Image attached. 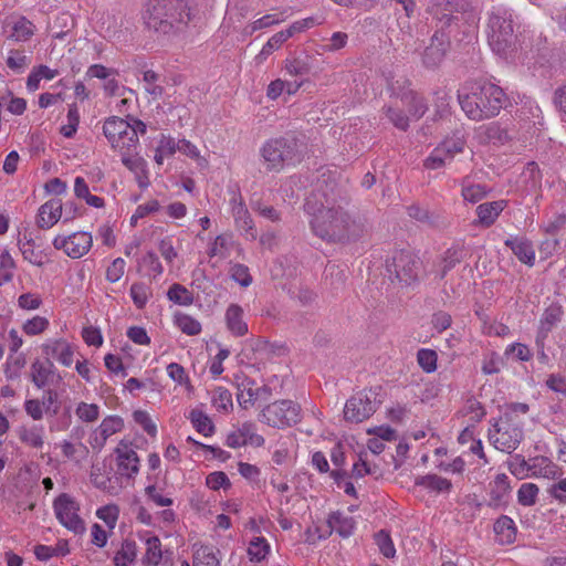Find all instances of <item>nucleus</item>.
<instances>
[{
	"mask_svg": "<svg viewBox=\"0 0 566 566\" xmlns=\"http://www.w3.org/2000/svg\"><path fill=\"white\" fill-rule=\"evenodd\" d=\"M42 350L63 366L70 367L73 363L74 349L65 339H50L42 345Z\"/></svg>",
	"mask_w": 566,
	"mask_h": 566,
	"instance_id": "22",
	"label": "nucleus"
},
{
	"mask_svg": "<svg viewBox=\"0 0 566 566\" xmlns=\"http://www.w3.org/2000/svg\"><path fill=\"white\" fill-rule=\"evenodd\" d=\"M511 492L510 479L505 473L497 474L492 482L489 483L488 506L497 509L507 503Z\"/></svg>",
	"mask_w": 566,
	"mask_h": 566,
	"instance_id": "21",
	"label": "nucleus"
},
{
	"mask_svg": "<svg viewBox=\"0 0 566 566\" xmlns=\"http://www.w3.org/2000/svg\"><path fill=\"white\" fill-rule=\"evenodd\" d=\"M129 294L134 305L138 310H143L153 296V290L144 282H135L130 286Z\"/></svg>",
	"mask_w": 566,
	"mask_h": 566,
	"instance_id": "44",
	"label": "nucleus"
},
{
	"mask_svg": "<svg viewBox=\"0 0 566 566\" xmlns=\"http://www.w3.org/2000/svg\"><path fill=\"white\" fill-rule=\"evenodd\" d=\"M417 361L424 373L431 374L437 370L438 355L433 349L421 348L417 353Z\"/></svg>",
	"mask_w": 566,
	"mask_h": 566,
	"instance_id": "57",
	"label": "nucleus"
},
{
	"mask_svg": "<svg viewBox=\"0 0 566 566\" xmlns=\"http://www.w3.org/2000/svg\"><path fill=\"white\" fill-rule=\"evenodd\" d=\"M130 129V124L117 116L107 118L103 125V133L112 147L118 146L122 136Z\"/></svg>",
	"mask_w": 566,
	"mask_h": 566,
	"instance_id": "32",
	"label": "nucleus"
},
{
	"mask_svg": "<svg viewBox=\"0 0 566 566\" xmlns=\"http://www.w3.org/2000/svg\"><path fill=\"white\" fill-rule=\"evenodd\" d=\"M174 323L184 334L189 336H196L202 329L199 321L185 313H176Z\"/></svg>",
	"mask_w": 566,
	"mask_h": 566,
	"instance_id": "46",
	"label": "nucleus"
},
{
	"mask_svg": "<svg viewBox=\"0 0 566 566\" xmlns=\"http://www.w3.org/2000/svg\"><path fill=\"white\" fill-rule=\"evenodd\" d=\"M388 271L395 272L399 282L411 285L419 281L422 262L418 255L410 251L400 250L392 256Z\"/></svg>",
	"mask_w": 566,
	"mask_h": 566,
	"instance_id": "9",
	"label": "nucleus"
},
{
	"mask_svg": "<svg viewBox=\"0 0 566 566\" xmlns=\"http://www.w3.org/2000/svg\"><path fill=\"white\" fill-rule=\"evenodd\" d=\"M542 178L543 176L537 163L530 161L525 165L521 174L520 180L525 191L534 192L541 188Z\"/></svg>",
	"mask_w": 566,
	"mask_h": 566,
	"instance_id": "36",
	"label": "nucleus"
},
{
	"mask_svg": "<svg viewBox=\"0 0 566 566\" xmlns=\"http://www.w3.org/2000/svg\"><path fill=\"white\" fill-rule=\"evenodd\" d=\"M506 206L507 201L503 199L479 205L475 210L478 223L484 228H490L495 223L496 219Z\"/></svg>",
	"mask_w": 566,
	"mask_h": 566,
	"instance_id": "28",
	"label": "nucleus"
},
{
	"mask_svg": "<svg viewBox=\"0 0 566 566\" xmlns=\"http://www.w3.org/2000/svg\"><path fill=\"white\" fill-rule=\"evenodd\" d=\"M265 443V439L256 433V427L254 423L247 421L243 422L237 430L231 431L227 436L226 444L229 448H240L247 444L253 447H262Z\"/></svg>",
	"mask_w": 566,
	"mask_h": 566,
	"instance_id": "14",
	"label": "nucleus"
},
{
	"mask_svg": "<svg viewBox=\"0 0 566 566\" xmlns=\"http://www.w3.org/2000/svg\"><path fill=\"white\" fill-rule=\"evenodd\" d=\"M189 418L192 426L199 433H202L205 437H210L214 433V424L203 411L193 409L191 410Z\"/></svg>",
	"mask_w": 566,
	"mask_h": 566,
	"instance_id": "45",
	"label": "nucleus"
},
{
	"mask_svg": "<svg viewBox=\"0 0 566 566\" xmlns=\"http://www.w3.org/2000/svg\"><path fill=\"white\" fill-rule=\"evenodd\" d=\"M231 210L237 229L243 233L245 239L254 241L258 238V230L241 197L232 198Z\"/></svg>",
	"mask_w": 566,
	"mask_h": 566,
	"instance_id": "15",
	"label": "nucleus"
},
{
	"mask_svg": "<svg viewBox=\"0 0 566 566\" xmlns=\"http://www.w3.org/2000/svg\"><path fill=\"white\" fill-rule=\"evenodd\" d=\"M167 297L170 302L181 306H190L195 301L193 293L179 283L170 285L167 291Z\"/></svg>",
	"mask_w": 566,
	"mask_h": 566,
	"instance_id": "39",
	"label": "nucleus"
},
{
	"mask_svg": "<svg viewBox=\"0 0 566 566\" xmlns=\"http://www.w3.org/2000/svg\"><path fill=\"white\" fill-rule=\"evenodd\" d=\"M313 233L327 243L349 244L369 231L365 217L352 216L342 207L321 209L311 220Z\"/></svg>",
	"mask_w": 566,
	"mask_h": 566,
	"instance_id": "1",
	"label": "nucleus"
},
{
	"mask_svg": "<svg viewBox=\"0 0 566 566\" xmlns=\"http://www.w3.org/2000/svg\"><path fill=\"white\" fill-rule=\"evenodd\" d=\"M465 256L464 248L452 245L447 249L438 263H436L434 277L439 281L443 280L447 274L460 264Z\"/></svg>",
	"mask_w": 566,
	"mask_h": 566,
	"instance_id": "20",
	"label": "nucleus"
},
{
	"mask_svg": "<svg viewBox=\"0 0 566 566\" xmlns=\"http://www.w3.org/2000/svg\"><path fill=\"white\" fill-rule=\"evenodd\" d=\"M507 467L510 472L518 479L526 478L531 471V465L522 454L513 455L507 462Z\"/></svg>",
	"mask_w": 566,
	"mask_h": 566,
	"instance_id": "64",
	"label": "nucleus"
},
{
	"mask_svg": "<svg viewBox=\"0 0 566 566\" xmlns=\"http://www.w3.org/2000/svg\"><path fill=\"white\" fill-rule=\"evenodd\" d=\"M403 105L407 106L408 113L417 119L422 117L428 111L424 98L417 92H413L412 97H409Z\"/></svg>",
	"mask_w": 566,
	"mask_h": 566,
	"instance_id": "63",
	"label": "nucleus"
},
{
	"mask_svg": "<svg viewBox=\"0 0 566 566\" xmlns=\"http://www.w3.org/2000/svg\"><path fill=\"white\" fill-rule=\"evenodd\" d=\"M25 363L27 359L23 353L17 355L10 353L4 365L6 377L11 380L18 378Z\"/></svg>",
	"mask_w": 566,
	"mask_h": 566,
	"instance_id": "53",
	"label": "nucleus"
},
{
	"mask_svg": "<svg viewBox=\"0 0 566 566\" xmlns=\"http://www.w3.org/2000/svg\"><path fill=\"white\" fill-rule=\"evenodd\" d=\"M504 244L511 249L520 262L533 266L535 263V250L531 240L525 237H510Z\"/></svg>",
	"mask_w": 566,
	"mask_h": 566,
	"instance_id": "24",
	"label": "nucleus"
},
{
	"mask_svg": "<svg viewBox=\"0 0 566 566\" xmlns=\"http://www.w3.org/2000/svg\"><path fill=\"white\" fill-rule=\"evenodd\" d=\"M461 195L464 201L476 203L485 198L490 191L488 186L482 184H474L471 177L465 176L461 182Z\"/></svg>",
	"mask_w": 566,
	"mask_h": 566,
	"instance_id": "34",
	"label": "nucleus"
},
{
	"mask_svg": "<svg viewBox=\"0 0 566 566\" xmlns=\"http://www.w3.org/2000/svg\"><path fill=\"white\" fill-rule=\"evenodd\" d=\"M19 249L25 261L36 266H42L44 264V254L41 250H35L32 239L19 241Z\"/></svg>",
	"mask_w": 566,
	"mask_h": 566,
	"instance_id": "50",
	"label": "nucleus"
},
{
	"mask_svg": "<svg viewBox=\"0 0 566 566\" xmlns=\"http://www.w3.org/2000/svg\"><path fill=\"white\" fill-rule=\"evenodd\" d=\"M124 429V420L122 417L112 415L105 417L101 424L94 431L91 444L95 449H102L107 439Z\"/></svg>",
	"mask_w": 566,
	"mask_h": 566,
	"instance_id": "19",
	"label": "nucleus"
},
{
	"mask_svg": "<svg viewBox=\"0 0 566 566\" xmlns=\"http://www.w3.org/2000/svg\"><path fill=\"white\" fill-rule=\"evenodd\" d=\"M211 403L220 412L228 413L233 408L232 394L224 387L211 391Z\"/></svg>",
	"mask_w": 566,
	"mask_h": 566,
	"instance_id": "42",
	"label": "nucleus"
},
{
	"mask_svg": "<svg viewBox=\"0 0 566 566\" xmlns=\"http://www.w3.org/2000/svg\"><path fill=\"white\" fill-rule=\"evenodd\" d=\"M18 437L23 444L32 449H42L44 446L43 426H21L18 429Z\"/></svg>",
	"mask_w": 566,
	"mask_h": 566,
	"instance_id": "35",
	"label": "nucleus"
},
{
	"mask_svg": "<svg viewBox=\"0 0 566 566\" xmlns=\"http://www.w3.org/2000/svg\"><path fill=\"white\" fill-rule=\"evenodd\" d=\"M387 90L391 98L399 99L402 104L409 97H412V93L415 92L411 88V82L405 76L387 78Z\"/></svg>",
	"mask_w": 566,
	"mask_h": 566,
	"instance_id": "33",
	"label": "nucleus"
},
{
	"mask_svg": "<svg viewBox=\"0 0 566 566\" xmlns=\"http://www.w3.org/2000/svg\"><path fill=\"white\" fill-rule=\"evenodd\" d=\"M375 543L378 546L380 553L387 557L392 558L396 554V548L391 539L390 533L386 530H380L375 534Z\"/></svg>",
	"mask_w": 566,
	"mask_h": 566,
	"instance_id": "59",
	"label": "nucleus"
},
{
	"mask_svg": "<svg viewBox=\"0 0 566 566\" xmlns=\"http://www.w3.org/2000/svg\"><path fill=\"white\" fill-rule=\"evenodd\" d=\"M464 0H432L428 11L437 21V29L443 30L457 19L453 14L464 8Z\"/></svg>",
	"mask_w": 566,
	"mask_h": 566,
	"instance_id": "13",
	"label": "nucleus"
},
{
	"mask_svg": "<svg viewBox=\"0 0 566 566\" xmlns=\"http://www.w3.org/2000/svg\"><path fill=\"white\" fill-rule=\"evenodd\" d=\"M450 48L451 41L449 34L443 30L437 29L420 53L423 67L428 70L438 69L446 60Z\"/></svg>",
	"mask_w": 566,
	"mask_h": 566,
	"instance_id": "11",
	"label": "nucleus"
},
{
	"mask_svg": "<svg viewBox=\"0 0 566 566\" xmlns=\"http://www.w3.org/2000/svg\"><path fill=\"white\" fill-rule=\"evenodd\" d=\"M416 485L423 486L424 489L437 493H449L452 489L450 480L437 474H427L417 478Z\"/></svg>",
	"mask_w": 566,
	"mask_h": 566,
	"instance_id": "38",
	"label": "nucleus"
},
{
	"mask_svg": "<svg viewBox=\"0 0 566 566\" xmlns=\"http://www.w3.org/2000/svg\"><path fill=\"white\" fill-rule=\"evenodd\" d=\"M259 420L270 427L284 429L302 420V408L290 399L277 400L263 408Z\"/></svg>",
	"mask_w": 566,
	"mask_h": 566,
	"instance_id": "7",
	"label": "nucleus"
},
{
	"mask_svg": "<svg viewBox=\"0 0 566 566\" xmlns=\"http://www.w3.org/2000/svg\"><path fill=\"white\" fill-rule=\"evenodd\" d=\"M539 489L535 483H523L517 490V502L522 506H532L536 503Z\"/></svg>",
	"mask_w": 566,
	"mask_h": 566,
	"instance_id": "55",
	"label": "nucleus"
},
{
	"mask_svg": "<svg viewBox=\"0 0 566 566\" xmlns=\"http://www.w3.org/2000/svg\"><path fill=\"white\" fill-rule=\"evenodd\" d=\"M10 28V33L7 39L15 42H27L35 33V25L25 17L20 15L14 18L11 22L6 23L4 30Z\"/></svg>",
	"mask_w": 566,
	"mask_h": 566,
	"instance_id": "27",
	"label": "nucleus"
},
{
	"mask_svg": "<svg viewBox=\"0 0 566 566\" xmlns=\"http://www.w3.org/2000/svg\"><path fill=\"white\" fill-rule=\"evenodd\" d=\"M193 566H220V560L211 547L201 546L193 554Z\"/></svg>",
	"mask_w": 566,
	"mask_h": 566,
	"instance_id": "56",
	"label": "nucleus"
},
{
	"mask_svg": "<svg viewBox=\"0 0 566 566\" xmlns=\"http://www.w3.org/2000/svg\"><path fill=\"white\" fill-rule=\"evenodd\" d=\"M382 113L388 120L399 130L407 132L409 128V117L401 108L395 105H384Z\"/></svg>",
	"mask_w": 566,
	"mask_h": 566,
	"instance_id": "43",
	"label": "nucleus"
},
{
	"mask_svg": "<svg viewBox=\"0 0 566 566\" xmlns=\"http://www.w3.org/2000/svg\"><path fill=\"white\" fill-rule=\"evenodd\" d=\"M143 18L148 30L170 34L188 25L191 11L187 0H148Z\"/></svg>",
	"mask_w": 566,
	"mask_h": 566,
	"instance_id": "2",
	"label": "nucleus"
},
{
	"mask_svg": "<svg viewBox=\"0 0 566 566\" xmlns=\"http://www.w3.org/2000/svg\"><path fill=\"white\" fill-rule=\"evenodd\" d=\"M93 239L91 233L78 231L69 237L57 235L53 240L56 250H63L72 259H80L92 248Z\"/></svg>",
	"mask_w": 566,
	"mask_h": 566,
	"instance_id": "12",
	"label": "nucleus"
},
{
	"mask_svg": "<svg viewBox=\"0 0 566 566\" xmlns=\"http://www.w3.org/2000/svg\"><path fill=\"white\" fill-rule=\"evenodd\" d=\"M66 119L67 123L61 127L60 133L65 138H72L75 135L80 124V112L76 104L69 105Z\"/></svg>",
	"mask_w": 566,
	"mask_h": 566,
	"instance_id": "54",
	"label": "nucleus"
},
{
	"mask_svg": "<svg viewBox=\"0 0 566 566\" xmlns=\"http://www.w3.org/2000/svg\"><path fill=\"white\" fill-rule=\"evenodd\" d=\"M489 44L492 51L505 60L512 59L516 52L513 13L503 7H495L489 18Z\"/></svg>",
	"mask_w": 566,
	"mask_h": 566,
	"instance_id": "5",
	"label": "nucleus"
},
{
	"mask_svg": "<svg viewBox=\"0 0 566 566\" xmlns=\"http://www.w3.org/2000/svg\"><path fill=\"white\" fill-rule=\"evenodd\" d=\"M76 417L83 422H95L101 415L99 406L81 401L75 408Z\"/></svg>",
	"mask_w": 566,
	"mask_h": 566,
	"instance_id": "58",
	"label": "nucleus"
},
{
	"mask_svg": "<svg viewBox=\"0 0 566 566\" xmlns=\"http://www.w3.org/2000/svg\"><path fill=\"white\" fill-rule=\"evenodd\" d=\"M163 558L161 543L157 536H150L146 539V553L144 564L146 566H157Z\"/></svg>",
	"mask_w": 566,
	"mask_h": 566,
	"instance_id": "48",
	"label": "nucleus"
},
{
	"mask_svg": "<svg viewBox=\"0 0 566 566\" xmlns=\"http://www.w3.org/2000/svg\"><path fill=\"white\" fill-rule=\"evenodd\" d=\"M243 317L244 311L239 304L233 303L228 306L224 315L227 328L235 337L244 336L249 331Z\"/></svg>",
	"mask_w": 566,
	"mask_h": 566,
	"instance_id": "30",
	"label": "nucleus"
},
{
	"mask_svg": "<svg viewBox=\"0 0 566 566\" xmlns=\"http://www.w3.org/2000/svg\"><path fill=\"white\" fill-rule=\"evenodd\" d=\"M270 553V544L262 536L254 537L248 547V555L251 562L260 563L264 560Z\"/></svg>",
	"mask_w": 566,
	"mask_h": 566,
	"instance_id": "49",
	"label": "nucleus"
},
{
	"mask_svg": "<svg viewBox=\"0 0 566 566\" xmlns=\"http://www.w3.org/2000/svg\"><path fill=\"white\" fill-rule=\"evenodd\" d=\"M260 156L268 171L279 172L304 158V145L294 136L270 138L260 148Z\"/></svg>",
	"mask_w": 566,
	"mask_h": 566,
	"instance_id": "4",
	"label": "nucleus"
},
{
	"mask_svg": "<svg viewBox=\"0 0 566 566\" xmlns=\"http://www.w3.org/2000/svg\"><path fill=\"white\" fill-rule=\"evenodd\" d=\"M53 509L59 522L74 534L85 532L84 521L80 517L77 502L67 493L60 494L53 502Z\"/></svg>",
	"mask_w": 566,
	"mask_h": 566,
	"instance_id": "10",
	"label": "nucleus"
},
{
	"mask_svg": "<svg viewBox=\"0 0 566 566\" xmlns=\"http://www.w3.org/2000/svg\"><path fill=\"white\" fill-rule=\"evenodd\" d=\"M49 325L48 318L36 315L23 323L22 331L29 336H35L45 332Z\"/></svg>",
	"mask_w": 566,
	"mask_h": 566,
	"instance_id": "61",
	"label": "nucleus"
},
{
	"mask_svg": "<svg viewBox=\"0 0 566 566\" xmlns=\"http://www.w3.org/2000/svg\"><path fill=\"white\" fill-rule=\"evenodd\" d=\"M488 438L496 450L511 453L524 438L523 422L513 418L511 412H503L491 423Z\"/></svg>",
	"mask_w": 566,
	"mask_h": 566,
	"instance_id": "6",
	"label": "nucleus"
},
{
	"mask_svg": "<svg viewBox=\"0 0 566 566\" xmlns=\"http://www.w3.org/2000/svg\"><path fill=\"white\" fill-rule=\"evenodd\" d=\"M234 245L232 233H222L216 237L213 242L209 245L207 251L209 258L218 256L220 259H227Z\"/></svg>",
	"mask_w": 566,
	"mask_h": 566,
	"instance_id": "37",
	"label": "nucleus"
},
{
	"mask_svg": "<svg viewBox=\"0 0 566 566\" xmlns=\"http://www.w3.org/2000/svg\"><path fill=\"white\" fill-rule=\"evenodd\" d=\"M136 557V544L134 542L125 541L114 557L116 566H128Z\"/></svg>",
	"mask_w": 566,
	"mask_h": 566,
	"instance_id": "60",
	"label": "nucleus"
},
{
	"mask_svg": "<svg viewBox=\"0 0 566 566\" xmlns=\"http://www.w3.org/2000/svg\"><path fill=\"white\" fill-rule=\"evenodd\" d=\"M452 159L451 155L440 143L424 160V167L427 169H439Z\"/></svg>",
	"mask_w": 566,
	"mask_h": 566,
	"instance_id": "51",
	"label": "nucleus"
},
{
	"mask_svg": "<svg viewBox=\"0 0 566 566\" xmlns=\"http://www.w3.org/2000/svg\"><path fill=\"white\" fill-rule=\"evenodd\" d=\"M503 366V358L496 352L490 350L483 355L481 370L484 375L499 374Z\"/></svg>",
	"mask_w": 566,
	"mask_h": 566,
	"instance_id": "52",
	"label": "nucleus"
},
{
	"mask_svg": "<svg viewBox=\"0 0 566 566\" xmlns=\"http://www.w3.org/2000/svg\"><path fill=\"white\" fill-rule=\"evenodd\" d=\"M117 471L122 476L134 479L139 472V457L137 452L123 441L115 449Z\"/></svg>",
	"mask_w": 566,
	"mask_h": 566,
	"instance_id": "16",
	"label": "nucleus"
},
{
	"mask_svg": "<svg viewBox=\"0 0 566 566\" xmlns=\"http://www.w3.org/2000/svg\"><path fill=\"white\" fill-rule=\"evenodd\" d=\"M458 98L467 116L479 122L497 115L506 96L500 86L490 82H479L471 86L470 92H460Z\"/></svg>",
	"mask_w": 566,
	"mask_h": 566,
	"instance_id": "3",
	"label": "nucleus"
},
{
	"mask_svg": "<svg viewBox=\"0 0 566 566\" xmlns=\"http://www.w3.org/2000/svg\"><path fill=\"white\" fill-rule=\"evenodd\" d=\"M55 376L54 365L49 358L45 361L35 359L31 364L30 377L36 388L43 389L53 384Z\"/></svg>",
	"mask_w": 566,
	"mask_h": 566,
	"instance_id": "26",
	"label": "nucleus"
},
{
	"mask_svg": "<svg viewBox=\"0 0 566 566\" xmlns=\"http://www.w3.org/2000/svg\"><path fill=\"white\" fill-rule=\"evenodd\" d=\"M63 203L54 198L43 203L38 211L36 224L41 229L52 228L62 217Z\"/></svg>",
	"mask_w": 566,
	"mask_h": 566,
	"instance_id": "25",
	"label": "nucleus"
},
{
	"mask_svg": "<svg viewBox=\"0 0 566 566\" xmlns=\"http://www.w3.org/2000/svg\"><path fill=\"white\" fill-rule=\"evenodd\" d=\"M563 315V306L557 302L551 303L544 310V313L539 319L536 345H543V340H545L553 328L556 327L558 323H560Z\"/></svg>",
	"mask_w": 566,
	"mask_h": 566,
	"instance_id": "18",
	"label": "nucleus"
},
{
	"mask_svg": "<svg viewBox=\"0 0 566 566\" xmlns=\"http://www.w3.org/2000/svg\"><path fill=\"white\" fill-rule=\"evenodd\" d=\"M17 263L8 250L0 254V286L10 283L14 277Z\"/></svg>",
	"mask_w": 566,
	"mask_h": 566,
	"instance_id": "47",
	"label": "nucleus"
},
{
	"mask_svg": "<svg viewBox=\"0 0 566 566\" xmlns=\"http://www.w3.org/2000/svg\"><path fill=\"white\" fill-rule=\"evenodd\" d=\"M120 159L122 164L135 175L139 188L146 189L150 185L146 160L138 153H125Z\"/></svg>",
	"mask_w": 566,
	"mask_h": 566,
	"instance_id": "23",
	"label": "nucleus"
},
{
	"mask_svg": "<svg viewBox=\"0 0 566 566\" xmlns=\"http://www.w3.org/2000/svg\"><path fill=\"white\" fill-rule=\"evenodd\" d=\"M495 541L501 545H511L516 541L517 527L512 517L501 515L493 525Z\"/></svg>",
	"mask_w": 566,
	"mask_h": 566,
	"instance_id": "29",
	"label": "nucleus"
},
{
	"mask_svg": "<svg viewBox=\"0 0 566 566\" xmlns=\"http://www.w3.org/2000/svg\"><path fill=\"white\" fill-rule=\"evenodd\" d=\"M327 524L329 527L328 534L336 532L342 537H349L353 535L356 527L354 517L346 515L340 511L332 512L328 515Z\"/></svg>",
	"mask_w": 566,
	"mask_h": 566,
	"instance_id": "31",
	"label": "nucleus"
},
{
	"mask_svg": "<svg viewBox=\"0 0 566 566\" xmlns=\"http://www.w3.org/2000/svg\"><path fill=\"white\" fill-rule=\"evenodd\" d=\"M271 395V389L268 386L258 387L255 381L250 378H244L238 385L237 400L240 407L249 409L261 397Z\"/></svg>",
	"mask_w": 566,
	"mask_h": 566,
	"instance_id": "17",
	"label": "nucleus"
},
{
	"mask_svg": "<svg viewBox=\"0 0 566 566\" xmlns=\"http://www.w3.org/2000/svg\"><path fill=\"white\" fill-rule=\"evenodd\" d=\"M138 265L139 268L145 269L146 274L153 280H156L164 272V266L159 261V258L153 251H148L147 253H145L138 260Z\"/></svg>",
	"mask_w": 566,
	"mask_h": 566,
	"instance_id": "40",
	"label": "nucleus"
},
{
	"mask_svg": "<svg viewBox=\"0 0 566 566\" xmlns=\"http://www.w3.org/2000/svg\"><path fill=\"white\" fill-rule=\"evenodd\" d=\"M139 145L138 136H136L135 132L130 129L124 136H122L118 142V146H114L113 148L120 154V157L124 156L125 153L135 154L138 153L137 148Z\"/></svg>",
	"mask_w": 566,
	"mask_h": 566,
	"instance_id": "62",
	"label": "nucleus"
},
{
	"mask_svg": "<svg viewBox=\"0 0 566 566\" xmlns=\"http://www.w3.org/2000/svg\"><path fill=\"white\" fill-rule=\"evenodd\" d=\"M290 39V33L284 30L273 34L263 45L260 53L255 56L258 63H263L275 50Z\"/></svg>",
	"mask_w": 566,
	"mask_h": 566,
	"instance_id": "41",
	"label": "nucleus"
},
{
	"mask_svg": "<svg viewBox=\"0 0 566 566\" xmlns=\"http://www.w3.org/2000/svg\"><path fill=\"white\" fill-rule=\"evenodd\" d=\"M379 389V387L364 389L352 396L345 403V420L359 423L369 419L381 403V400L378 399Z\"/></svg>",
	"mask_w": 566,
	"mask_h": 566,
	"instance_id": "8",
	"label": "nucleus"
}]
</instances>
